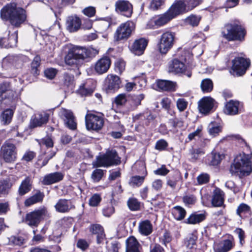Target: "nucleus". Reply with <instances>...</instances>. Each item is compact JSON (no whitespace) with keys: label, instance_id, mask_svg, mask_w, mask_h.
<instances>
[{"label":"nucleus","instance_id":"nucleus-1","mask_svg":"<svg viewBox=\"0 0 252 252\" xmlns=\"http://www.w3.org/2000/svg\"><path fill=\"white\" fill-rule=\"evenodd\" d=\"M1 19L8 22L14 28H18L27 21L26 11L19 6L16 2H10L5 5L0 10Z\"/></svg>","mask_w":252,"mask_h":252},{"label":"nucleus","instance_id":"nucleus-2","mask_svg":"<svg viewBox=\"0 0 252 252\" xmlns=\"http://www.w3.org/2000/svg\"><path fill=\"white\" fill-rule=\"evenodd\" d=\"M96 52L93 49L74 46L70 48L64 57L65 63L70 66L77 65L88 58L94 55Z\"/></svg>","mask_w":252,"mask_h":252},{"label":"nucleus","instance_id":"nucleus-3","mask_svg":"<svg viewBox=\"0 0 252 252\" xmlns=\"http://www.w3.org/2000/svg\"><path fill=\"white\" fill-rule=\"evenodd\" d=\"M245 29L239 22H233L225 24L221 32L222 36L229 41L245 40L246 35Z\"/></svg>","mask_w":252,"mask_h":252},{"label":"nucleus","instance_id":"nucleus-4","mask_svg":"<svg viewBox=\"0 0 252 252\" xmlns=\"http://www.w3.org/2000/svg\"><path fill=\"white\" fill-rule=\"evenodd\" d=\"M252 153L246 154H240L237 157V161L232 164L230 167V172L232 175L238 176L241 178L249 175L252 171L250 160Z\"/></svg>","mask_w":252,"mask_h":252},{"label":"nucleus","instance_id":"nucleus-5","mask_svg":"<svg viewBox=\"0 0 252 252\" xmlns=\"http://www.w3.org/2000/svg\"><path fill=\"white\" fill-rule=\"evenodd\" d=\"M121 163V158L116 150H107L102 155L97 157L95 162L93 163L94 167H108L117 165Z\"/></svg>","mask_w":252,"mask_h":252},{"label":"nucleus","instance_id":"nucleus-6","mask_svg":"<svg viewBox=\"0 0 252 252\" xmlns=\"http://www.w3.org/2000/svg\"><path fill=\"white\" fill-rule=\"evenodd\" d=\"M50 215L45 207L35 210L27 214L26 223L31 226H37L41 220L45 218H50Z\"/></svg>","mask_w":252,"mask_h":252},{"label":"nucleus","instance_id":"nucleus-7","mask_svg":"<svg viewBox=\"0 0 252 252\" xmlns=\"http://www.w3.org/2000/svg\"><path fill=\"white\" fill-rule=\"evenodd\" d=\"M134 29V24L131 21H128L121 24L114 33V40L117 41L127 40L131 36Z\"/></svg>","mask_w":252,"mask_h":252},{"label":"nucleus","instance_id":"nucleus-8","mask_svg":"<svg viewBox=\"0 0 252 252\" xmlns=\"http://www.w3.org/2000/svg\"><path fill=\"white\" fill-rule=\"evenodd\" d=\"M175 34L166 32L161 36L158 44V50L161 54H166L173 47L175 41Z\"/></svg>","mask_w":252,"mask_h":252},{"label":"nucleus","instance_id":"nucleus-9","mask_svg":"<svg viewBox=\"0 0 252 252\" xmlns=\"http://www.w3.org/2000/svg\"><path fill=\"white\" fill-rule=\"evenodd\" d=\"M1 155L6 162L11 163L16 159L17 150L14 144L6 141L1 146Z\"/></svg>","mask_w":252,"mask_h":252},{"label":"nucleus","instance_id":"nucleus-10","mask_svg":"<svg viewBox=\"0 0 252 252\" xmlns=\"http://www.w3.org/2000/svg\"><path fill=\"white\" fill-rule=\"evenodd\" d=\"M232 69L234 74L241 76L245 74L250 65V60L243 57L235 58L232 61Z\"/></svg>","mask_w":252,"mask_h":252},{"label":"nucleus","instance_id":"nucleus-11","mask_svg":"<svg viewBox=\"0 0 252 252\" xmlns=\"http://www.w3.org/2000/svg\"><path fill=\"white\" fill-rule=\"evenodd\" d=\"M86 126L88 130H98L102 127L103 119L93 114H88L85 117Z\"/></svg>","mask_w":252,"mask_h":252},{"label":"nucleus","instance_id":"nucleus-12","mask_svg":"<svg viewBox=\"0 0 252 252\" xmlns=\"http://www.w3.org/2000/svg\"><path fill=\"white\" fill-rule=\"evenodd\" d=\"M216 103L215 100L210 96H205L198 102L199 112L204 115L208 114L213 109Z\"/></svg>","mask_w":252,"mask_h":252},{"label":"nucleus","instance_id":"nucleus-13","mask_svg":"<svg viewBox=\"0 0 252 252\" xmlns=\"http://www.w3.org/2000/svg\"><path fill=\"white\" fill-rule=\"evenodd\" d=\"M60 115L68 128L71 130H75L76 128L77 123L73 113L71 110L62 108L60 111Z\"/></svg>","mask_w":252,"mask_h":252},{"label":"nucleus","instance_id":"nucleus-14","mask_svg":"<svg viewBox=\"0 0 252 252\" xmlns=\"http://www.w3.org/2000/svg\"><path fill=\"white\" fill-rule=\"evenodd\" d=\"M120 78L116 75L109 74L105 81V88L107 93L115 92L120 88Z\"/></svg>","mask_w":252,"mask_h":252},{"label":"nucleus","instance_id":"nucleus-15","mask_svg":"<svg viewBox=\"0 0 252 252\" xmlns=\"http://www.w3.org/2000/svg\"><path fill=\"white\" fill-rule=\"evenodd\" d=\"M148 42V41L144 38L136 39L129 47V49L135 55H141L147 46Z\"/></svg>","mask_w":252,"mask_h":252},{"label":"nucleus","instance_id":"nucleus-16","mask_svg":"<svg viewBox=\"0 0 252 252\" xmlns=\"http://www.w3.org/2000/svg\"><path fill=\"white\" fill-rule=\"evenodd\" d=\"M115 10L118 12L123 13L127 17L131 16L132 13V5L127 0H119L115 3Z\"/></svg>","mask_w":252,"mask_h":252},{"label":"nucleus","instance_id":"nucleus-17","mask_svg":"<svg viewBox=\"0 0 252 252\" xmlns=\"http://www.w3.org/2000/svg\"><path fill=\"white\" fill-rule=\"evenodd\" d=\"M111 63L108 57H103L98 60L94 65V70L98 74H102L107 72Z\"/></svg>","mask_w":252,"mask_h":252},{"label":"nucleus","instance_id":"nucleus-18","mask_svg":"<svg viewBox=\"0 0 252 252\" xmlns=\"http://www.w3.org/2000/svg\"><path fill=\"white\" fill-rule=\"evenodd\" d=\"M224 113L228 115L233 116L241 112L240 103L238 101L230 100L225 105Z\"/></svg>","mask_w":252,"mask_h":252},{"label":"nucleus","instance_id":"nucleus-19","mask_svg":"<svg viewBox=\"0 0 252 252\" xmlns=\"http://www.w3.org/2000/svg\"><path fill=\"white\" fill-rule=\"evenodd\" d=\"M168 10L174 17L188 11L184 0H176Z\"/></svg>","mask_w":252,"mask_h":252},{"label":"nucleus","instance_id":"nucleus-20","mask_svg":"<svg viewBox=\"0 0 252 252\" xmlns=\"http://www.w3.org/2000/svg\"><path fill=\"white\" fill-rule=\"evenodd\" d=\"M185 64L180 60L174 59L169 63L168 71L175 74L183 73L186 70Z\"/></svg>","mask_w":252,"mask_h":252},{"label":"nucleus","instance_id":"nucleus-21","mask_svg":"<svg viewBox=\"0 0 252 252\" xmlns=\"http://www.w3.org/2000/svg\"><path fill=\"white\" fill-rule=\"evenodd\" d=\"M56 210L60 213H66L75 208L69 200L65 199H59L55 205Z\"/></svg>","mask_w":252,"mask_h":252},{"label":"nucleus","instance_id":"nucleus-22","mask_svg":"<svg viewBox=\"0 0 252 252\" xmlns=\"http://www.w3.org/2000/svg\"><path fill=\"white\" fill-rule=\"evenodd\" d=\"M15 94V92L11 89L9 82H3L0 84V101L4 98H12Z\"/></svg>","mask_w":252,"mask_h":252},{"label":"nucleus","instance_id":"nucleus-23","mask_svg":"<svg viewBox=\"0 0 252 252\" xmlns=\"http://www.w3.org/2000/svg\"><path fill=\"white\" fill-rule=\"evenodd\" d=\"M81 26V20L77 16H69L66 19V29L71 32L77 31Z\"/></svg>","mask_w":252,"mask_h":252},{"label":"nucleus","instance_id":"nucleus-24","mask_svg":"<svg viewBox=\"0 0 252 252\" xmlns=\"http://www.w3.org/2000/svg\"><path fill=\"white\" fill-rule=\"evenodd\" d=\"M49 119L48 114L43 112L36 114L31 122V126L35 127L40 126L42 125L47 123Z\"/></svg>","mask_w":252,"mask_h":252},{"label":"nucleus","instance_id":"nucleus-25","mask_svg":"<svg viewBox=\"0 0 252 252\" xmlns=\"http://www.w3.org/2000/svg\"><path fill=\"white\" fill-rule=\"evenodd\" d=\"M157 87L161 91L174 92L176 90V83L169 80H159L157 82Z\"/></svg>","mask_w":252,"mask_h":252},{"label":"nucleus","instance_id":"nucleus-26","mask_svg":"<svg viewBox=\"0 0 252 252\" xmlns=\"http://www.w3.org/2000/svg\"><path fill=\"white\" fill-rule=\"evenodd\" d=\"M90 231L94 234L97 235L96 241L98 244L102 243L105 238V235L103 227L99 224H92L90 226Z\"/></svg>","mask_w":252,"mask_h":252},{"label":"nucleus","instance_id":"nucleus-27","mask_svg":"<svg viewBox=\"0 0 252 252\" xmlns=\"http://www.w3.org/2000/svg\"><path fill=\"white\" fill-rule=\"evenodd\" d=\"M63 175L60 172L49 174L44 177L42 182L43 185H49L61 181Z\"/></svg>","mask_w":252,"mask_h":252},{"label":"nucleus","instance_id":"nucleus-28","mask_svg":"<svg viewBox=\"0 0 252 252\" xmlns=\"http://www.w3.org/2000/svg\"><path fill=\"white\" fill-rule=\"evenodd\" d=\"M224 193L219 189H216L214 191L212 199V204L214 207H220L223 204Z\"/></svg>","mask_w":252,"mask_h":252},{"label":"nucleus","instance_id":"nucleus-29","mask_svg":"<svg viewBox=\"0 0 252 252\" xmlns=\"http://www.w3.org/2000/svg\"><path fill=\"white\" fill-rule=\"evenodd\" d=\"M32 182L31 178L27 177L22 181L18 189V193L20 195H24L29 192L32 189Z\"/></svg>","mask_w":252,"mask_h":252},{"label":"nucleus","instance_id":"nucleus-30","mask_svg":"<svg viewBox=\"0 0 252 252\" xmlns=\"http://www.w3.org/2000/svg\"><path fill=\"white\" fill-rule=\"evenodd\" d=\"M182 177L178 171L174 172L166 178V185L171 189H175L178 183L181 180Z\"/></svg>","mask_w":252,"mask_h":252},{"label":"nucleus","instance_id":"nucleus-31","mask_svg":"<svg viewBox=\"0 0 252 252\" xmlns=\"http://www.w3.org/2000/svg\"><path fill=\"white\" fill-rule=\"evenodd\" d=\"M126 252H140L139 249V244L133 236L129 237L126 241Z\"/></svg>","mask_w":252,"mask_h":252},{"label":"nucleus","instance_id":"nucleus-32","mask_svg":"<svg viewBox=\"0 0 252 252\" xmlns=\"http://www.w3.org/2000/svg\"><path fill=\"white\" fill-rule=\"evenodd\" d=\"M233 247L232 241L230 240H225L220 243L214 248L215 252H227Z\"/></svg>","mask_w":252,"mask_h":252},{"label":"nucleus","instance_id":"nucleus-33","mask_svg":"<svg viewBox=\"0 0 252 252\" xmlns=\"http://www.w3.org/2000/svg\"><path fill=\"white\" fill-rule=\"evenodd\" d=\"M44 196L43 193L38 191L35 194L27 198L25 201V206L26 207H29L35 203L42 201Z\"/></svg>","mask_w":252,"mask_h":252},{"label":"nucleus","instance_id":"nucleus-34","mask_svg":"<svg viewBox=\"0 0 252 252\" xmlns=\"http://www.w3.org/2000/svg\"><path fill=\"white\" fill-rule=\"evenodd\" d=\"M174 18L169 11L168 10L166 13L159 16L155 20L154 23L157 26H161L168 23L170 20Z\"/></svg>","mask_w":252,"mask_h":252},{"label":"nucleus","instance_id":"nucleus-35","mask_svg":"<svg viewBox=\"0 0 252 252\" xmlns=\"http://www.w3.org/2000/svg\"><path fill=\"white\" fill-rule=\"evenodd\" d=\"M152 225L148 220L142 221L139 225V232L145 236L150 235L152 232Z\"/></svg>","mask_w":252,"mask_h":252},{"label":"nucleus","instance_id":"nucleus-36","mask_svg":"<svg viewBox=\"0 0 252 252\" xmlns=\"http://www.w3.org/2000/svg\"><path fill=\"white\" fill-rule=\"evenodd\" d=\"M206 216L204 214H192L185 220L188 224H195L199 223L205 219Z\"/></svg>","mask_w":252,"mask_h":252},{"label":"nucleus","instance_id":"nucleus-37","mask_svg":"<svg viewBox=\"0 0 252 252\" xmlns=\"http://www.w3.org/2000/svg\"><path fill=\"white\" fill-rule=\"evenodd\" d=\"M16 41L13 36L8 38L0 37V47L4 48H11L15 46Z\"/></svg>","mask_w":252,"mask_h":252},{"label":"nucleus","instance_id":"nucleus-38","mask_svg":"<svg viewBox=\"0 0 252 252\" xmlns=\"http://www.w3.org/2000/svg\"><path fill=\"white\" fill-rule=\"evenodd\" d=\"M173 214L176 220H181L184 219L185 217L186 211L183 207L179 206H176L173 209Z\"/></svg>","mask_w":252,"mask_h":252},{"label":"nucleus","instance_id":"nucleus-39","mask_svg":"<svg viewBox=\"0 0 252 252\" xmlns=\"http://www.w3.org/2000/svg\"><path fill=\"white\" fill-rule=\"evenodd\" d=\"M224 158V156L223 154L213 151L211 154L210 164L213 166L218 165Z\"/></svg>","mask_w":252,"mask_h":252},{"label":"nucleus","instance_id":"nucleus-40","mask_svg":"<svg viewBox=\"0 0 252 252\" xmlns=\"http://www.w3.org/2000/svg\"><path fill=\"white\" fill-rule=\"evenodd\" d=\"M200 86L203 93H210L213 90V83L211 79L206 78L201 81Z\"/></svg>","mask_w":252,"mask_h":252},{"label":"nucleus","instance_id":"nucleus-41","mask_svg":"<svg viewBox=\"0 0 252 252\" xmlns=\"http://www.w3.org/2000/svg\"><path fill=\"white\" fill-rule=\"evenodd\" d=\"M13 115V112L12 110L7 109L4 111L0 115V119L1 122L4 125L9 124Z\"/></svg>","mask_w":252,"mask_h":252},{"label":"nucleus","instance_id":"nucleus-42","mask_svg":"<svg viewBox=\"0 0 252 252\" xmlns=\"http://www.w3.org/2000/svg\"><path fill=\"white\" fill-rule=\"evenodd\" d=\"M41 59L39 56H36L31 63L32 72L33 75L39 74L38 67L40 65Z\"/></svg>","mask_w":252,"mask_h":252},{"label":"nucleus","instance_id":"nucleus-43","mask_svg":"<svg viewBox=\"0 0 252 252\" xmlns=\"http://www.w3.org/2000/svg\"><path fill=\"white\" fill-rule=\"evenodd\" d=\"M183 202L188 206L194 205L196 201V197L193 194H186L182 198Z\"/></svg>","mask_w":252,"mask_h":252},{"label":"nucleus","instance_id":"nucleus-44","mask_svg":"<svg viewBox=\"0 0 252 252\" xmlns=\"http://www.w3.org/2000/svg\"><path fill=\"white\" fill-rule=\"evenodd\" d=\"M78 92L81 95L86 96L91 95L94 92V90L89 88L87 84H85L80 87Z\"/></svg>","mask_w":252,"mask_h":252},{"label":"nucleus","instance_id":"nucleus-45","mask_svg":"<svg viewBox=\"0 0 252 252\" xmlns=\"http://www.w3.org/2000/svg\"><path fill=\"white\" fill-rule=\"evenodd\" d=\"M147 175V172H146L144 176H133L130 179V184L132 186L139 187L144 182L145 176Z\"/></svg>","mask_w":252,"mask_h":252},{"label":"nucleus","instance_id":"nucleus-46","mask_svg":"<svg viewBox=\"0 0 252 252\" xmlns=\"http://www.w3.org/2000/svg\"><path fill=\"white\" fill-rule=\"evenodd\" d=\"M201 19L200 16L191 15L186 19V23L192 27L197 26Z\"/></svg>","mask_w":252,"mask_h":252},{"label":"nucleus","instance_id":"nucleus-47","mask_svg":"<svg viewBox=\"0 0 252 252\" xmlns=\"http://www.w3.org/2000/svg\"><path fill=\"white\" fill-rule=\"evenodd\" d=\"M127 205L132 211H137L140 209V202L135 198H130L127 201Z\"/></svg>","mask_w":252,"mask_h":252},{"label":"nucleus","instance_id":"nucleus-48","mask_svg":"<svg viewBox=\"0 0 252 252\" xmlns=\"http://www.w3.org/2000/svg\"><path fill=\"white\" fill-rule=\"evenodd\" d=\"M250 209V207L247 204H241L237 209V214L241 218H243V215L249 213Z\"/></svg>","mask_w":252,"mask_h":252},{"label":"nucleus","instance_id":"nucleus-49","mask_svg":"<svg viewBox=\"0 0 252 252\" xmlns=\"http://www.w3.org/2000/svg\"><path fill=\"white\" fill-rule=\"evenodd\" d=\"M103 176V170L100 169H95L92 173L91 177L94 182L99 181Z\"/></svg>","mask_w":252,"mask_h":252},{"label":"nucleus","instance_id":"nucleus-50","mask_svg":"<svg viewBox=\"0 0 252 252\" xmlns=\"http://www.w3.org/2000/svg\"><path fill=\"white\" fill-rule=\"evenodd\" d=\"M188 102L184 98H179L176 101V105L180 112L184 111L187 107Z\"/></svg>","mask_w":252,"mask_h":252},{"label":"nucleus","instance_id":"nucleus-51","mask_svg":"<svg viewBox=\"0 0 252 252\" xmlns=\"http://www.w3.org/2000/svg\"><path fill=\"white\" fill-rule=\"evenodd\" d=\"M188 11L192 10L199 4V0H184Z\"/></svg>","mask_w":252,"mask_h":252},{"label":"nucleus","instance_id":"nucleus-52","mask_svg":"<svg viewBox=\"0 0 252 252\" xmlns=\"http://www.w3.org/2000/svg\"><path fill=\"white\" fill-rule=\"evenodd\" d=\"M57 70L54 68H48L44 70L45 77L49 79H53L57 73Z\"/></svg>","mask_w":252,"mask_h":252},{"label":"nucleus","instance_id":"nucleus-53","mask_svg":"<svg viewBox=\"0 0 252 252\" xmlns=\"http://www.w3.org/2000/svg\"><path fill=\"white\" fill-rule=\"evenodd\" d=\"M164 3V0H152L150 5V8L153 10L158 9Z\"/></svg>","mask_w":252,"mask_h":252},{"label":"nucleus","instance_id":"nucleus-54","mask_svg":"<svg viewBox=\"0 0 252 252\" xmlns=\"http://www.w3.org/2000/svg\"><path fill=\"white\" fill-rule=\"evenodd\" d=\"M9 188L10 186L7 181H0V195L7 194Z\"/></svg>","mask_w":252,"mask_h":252},{"label":"nucleus","instance_id":"nucleus-55","mask_svg":"<svg viewBox=\"0 0 252 252\" xmlns=\"http://www.w3.org/2000/svg\"><path fill=\"white\" fill-rule=\"evenodd\" d=\"M101 199V198L99 194H95L90 198L89 204L91 206H96L100 203Z\"/></svg>","mask_w":252,"mask_h":252},{"label":"nucleus","instance_id":"nucleus-56","mask_svg":"<svg viewBox=\"0 0 252 252\" xmlns=\"http://www.w3.org/2000/svg\"><path fill=\"white\" fill-rule=\"evenodd\" d=\"M220 131L221 127L220 126H214L213 124L209 126V133L213 136H216Z\"/></svg>","mask_w":252,"mask_h":252},{"label":"nucleus","instance_id":"nucleus-57","mask_svg":"<svg viewBox=\"0 0 252 252\" xmlns=\"http://www.w3.org/2000/svg\"><path fill=\"white\" fill-rule=\"evenodd\" d=\"M74 81V76L65 73L63 74V82L65 85L68 87L72 84Z\"/></svg>","mask_w":252,"mask_h":252},{"label":"nucleus","instance_id":"nucleus-58","mask_svg":"<svg viewBox=\"0 0 252 252\" xmlns=\"http://www.w3.org/2000/svg\"><path fill=\"white\" fill-rule=\"evenodd\" d=\"M114 212V208L111 204H109L106 206L102 210L103 215L107 217H110Z\"/></svg>","mask_w":252,"mask_h":252},{"label":"nucleus","instance_id":"nucleus-59","mask_svg":"<svg viewBox=\"0 0 252 252\" xmlns=\"http://www.w3.org/2000/svg\"><path fill=\"white\" fill-rule=\"evenodd\" d=\"M169 123L173 128H181L184 126L183 121L178 118L170 120Z\"/></svg>","mask_w":252,"mask_h":252},{"label":"nucleus","instance_id":"nucleus-60","mask_svg":"<svg viewBox=\"0 0 252 252\" xmlns=\"http://www.w3.org/2000/svg\"><path fill=\"white\" fill-rule=\"evenodd\" d=\"M167 146L168 143L165 140L160 139L157 142L155 149L159 151H162L165 150Z\"/></svg>","mask_w":252,"mask_h":252},{"label":"nucleus","instance_id":"nucleus-61","mask_svg":"<svg viewBox=\"0 0 252 252\" xmlns=\"http://www.w3.org/2000/svg\"><path fill=\"white\" fill-rule=\"evenodd\" d=\"M115 102L117 105H123L125 104L126 102V94H119L116 97Z\"/></svg>","mask_w":252,"mask_h":252},{"label":"nucleus","instance_id":"nucleus-62","mask_svg":"<svg viewBox=\"0 0 252 252\" xmlns=\"http://www.w3.org/2000/svg\"><path fill=\"white\" fill-rule=\"evenodd\" d=\"M84 14L88 17H91L94 16L95 14V8L93 6H88L85 8L83 11Z\"/></svg>","mask_w":252,"mask_h":252},{"label":"nucleus","instance_id":"nucleus-63","mask_svg":"<svg viewBox=\"0 0 252 252\" xmlns=\"http://www.w3.org/2000/svg\"><path fill=\"white\" fill-rule=\"evenodd\" d=\"M11 241L13 244L17 246H21L25 243V239L23 237L20 236L11 237Z\"/></svg>","mask_w":252,"mask_h":252},{"label":"nucleus","instance_id":"nucleus-64","mask_svg":"<svg viewBox=\"0 0 252 252\" xmlns=\"http://www.w3.org/2000/svg\"><path fill=\"white\" fill-rule=\"evenodd\" d=\"M169 172L164 165H162L161 167L158 168L154 171V173L158 175L165 176L167 175Z\"/></svg>","mask_w":252,"mask_h":252}]
</instances>
